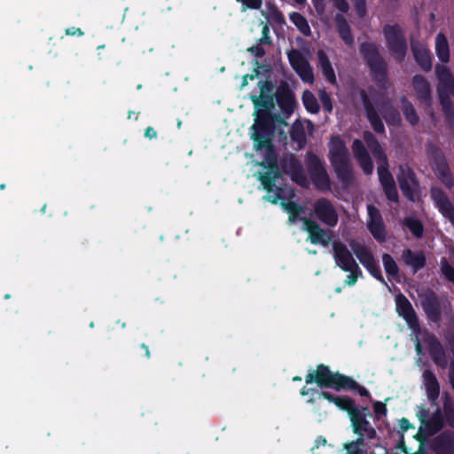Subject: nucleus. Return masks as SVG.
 <instances>
[{
	"mask_svg": "<svg viewBox=\"0 0 454 454\" xmlns=\"http://www.w3.org/2000/svg\"><path fill=\"white\" fill-rule=\"evenodd\" d=\"M145 135L146 137L153 138L156 137V131L153 128L149 127L146 129Z\"/></svg>",
	"mask_w": 454,
	"mask_h": 454,
	"instance_id": "3c124183",
	"label": "nucleus"
},
{
	"mask_svg": "<svg viewBox=\"0 0 454 454\" xmlns=\"http://www.w3.org/2000/svg\"><path fill=\"white\" fill-rule=\"evenodd\" d=\"M405 224L416 237H420L422 235L423 227L419 220L413 218H407L405 220Z\"/></svg>",
	"mask_w": 454,
	"mask_h": 454,
	"instance_id": "a19ab883",
	"label": "nucleus"
},
{
	"mask_svg": "<svg viewBox=\"0 0 454 454\" xmlns=\"http://www.w3.org/2000/svg\"><path fill=\"white\" fill-rule=\"evenodd\" d=\"M403 111L407 121L415 125L419 121V117L412 105L406 100H403Z\"/></svg>",
	"mask_w": 454,
	"mask_h": 454,
	"instance_id": "e433bc0d",
	"label": "nucleus"
},
{
	"mask_svg": "<svg viewBox=\"0 0 454 454\" xmlns=\"http://www.w3.org/2000/svg\"><path fill=\"white\" fill-rule=\"evenodd\" d=\"M371 48H372V46H370V45H364V44L363 45L364 51H367V49H371Z\"/></svg>",
	"mask_w": 454,
	"mask_h": 454,
	"instance_id": "bf43d9fd",
	"label": "nucleus"
},
{
	"mask_svg": "<svg viewBox=\"0 0 454 454\" xmlns=\"http://www.w3.org/2000/svg\"><path fill=\"white\" fill-rule=\"evenodd\" d=\"M382 262L386 272L390 276H396L398 273V267L394 259L389 254H384L382 256Z\"/></svg>",
	"mask_w": 454,
	"mask_h": 454,
	"instance_id": "4c0bfd02",
	"label": "nucleus"
},
{
	"mask_svg": "<svg viewBox=\"0 0 454 454\" xmlns=\"http://www.w3.org/2000/svg\"><path fill=\"white\" fill-rule=\"evenodd\" d=\"M443 411L447 423L454 428V403L449 398L444 401Z\"/></svg>",
	"mask_w": 454,
	"mask_h": 454,
	"instance_id": "ea45409f",
	"label": "nucleus"
},
{
	"mask_svg": "<svg viewBox=\"0 0 454 454\" xmlns=\"http://www.w3.org/2000/svg\"><path fill=\"white\" fill-rule=\"evenodd\" d=\"M371 454H387V452L384 447L377 445L375 450H373Z\"/></svg>",
	"mask_w": 454,
	"mask_h": 454,
	"instance_id": "603ef678",
	"label": "nucleus"
},
{
	"mask_svg": "<svg viewBox=\"0 0 454 454\" xmlns=\"http://www.w3.org/2000/svg\"><path fill=\"white\" fill-rule=\"evenodd\" d=\"M354 4L355 9L360 17L364 16L366 12L365 0H351Z\"/></svg>",
	"mask_w": 454,
	"mask_h": 454,
	"instance_id": "a18cd8bd",
	"label": "nucleus"
},
{
	"mask_svg": "<svg viewBox=\"0 0 454 454\" xmlns=\"http://www.w3.org/2000/svg\"><path fill=\"white\" fill-rule=\"evenodd\" d=\"M260 95L251 96L254 105V122L250 128V137L254 143V148L261 155V165L267 170L260 176V180L264 189L268 192L265 197L267 200L277 203L286 197L285 191L278 186L280 184V174L277 165V158L274 153L271 140L275 130L284 133L283 127L286 126L285 119L294 112L295 101L289 90H283L277 95V101L282 111L281 115H277L274 98L271 96L272 86L269 82H260Z\"/></svg>",
	"mask_w": 454,
	"mask_h": 454,
	"instance_id": "f257e3e1",
	"label": "nucleus"
},
{
	"mask_svg": "<svg viewBox=\"0 0 454 454\" xmlns=\"http://www.w3.org/2000/svg\"><path fill=\"white\" fill-rule=\"evenodd\" d=\"M431 164L435 175L441 178L442 182L449 188L454 184L453 179L450 174L449 166L442 153L436 152L431 158Z\"/></svg>",
	"mask_w": 454,
	"mask_h": 454,
	"instance_id": "a211bd4d",
	"label": "nucleus"
},
{
	"mask_svg": "<svg viewBox=\"0 0 454 454\" xmlns=\"http://www.w3.org/2000/svg\"><path fill=\"white\" fill-rule=\"evenodd\" d=\"M395 301L398 314L403 317L413 332L414 337H412V340L415 341L417 354L419 356L422 354V345H424L432 356L434 362L437 365L445 368L448 360L441 343L434 335L427 332H420L419 321L411 302L403 294L397 295Z\"/></svg>",
	"mask_w": 454,
	"mask_h": 454,
	"instance_id": "f03ea898",
	"label": "nucleus"
},
{
	"mask_svg": "<svg viewBox=\"0 0 454 454\" xmlns=\"http://www.w3.org/2000/svg\"><path fill=\"white\" fill-rule=\"evenodd\" d=\"M76 33H77L79 35H82V31H81V29H79V28H77V29H76V28H74V27H72V28H68V29L67 30V35H75Z\"/></svg>",
	"mask_w": 454,
	"mask_h": 454,
	"instance_id": "864d4df0",
	"label": "nucleus"
},
{
	"mask_svg": "<svg viewBox=\"0 0 454 454\" xmlns=\"http://www.w3.org/2000/svg\"><path fill=\"white\" fill-rule=\"evenodd\" d=\"M349 247L367 270L377 279L384 282L381 271L370 249L356 239L348 240Z\"/></svg>",
	"mask_w": 454,
	"mask_h": 454,
	"instance_id": "9d476101",
	"label": "nucleus"
},
{
	"mask_svg": "<svg viewBox=\"0 0 454 454\" xmlns=\"http://www.w3.org/2000/svg\"><path fill=\"white\" fill-rule=\"evenodd\" d=\"M435 53L442 63L450 61V46L446 36L439 33L435 37Z\"/></svg>",
	"mask_w": 454,
	"mask_h": 454,
	"instance_id": "c756f323",
	"label": "nucleus"
},
{
	"mask_svg": "<svg viewBox=\"0 0 454 454\" xmlns=\"http://www.w3.org/2000/svg\"><path fill=\"white\" fill-rule=\"evenodd\" d=\"M302 221V228L309 232V239L313 244H320L327 246L330 242V236L317 223L310 220L301 218Z\"/></svg>",
	"mask_w": 454,
	"mask_h": 454,
	"instance_id": "aec40b11",
	"label": "nucleus"
},
{
	"mask_svg": "<svg viewBox=\"0 0 454 454\" xmlns=\"http://www.w3.org/2000/svg\"><path fill=\"white\" fill-rule=\"evenodd\" d=\"M332 246L336 265L349 273L345 279V283L348 286H354L357 278L362 276V270L346 244L340 240H334Z\"/></svg>",
	"mask_w": 454,
	"mask_h": 454,
	"instance_id": "423d86ee",
	"label": "nucleus"
},
{
	"mask_svg": "<svg viewBox=\"0 0 454 454\" xmlns=\"http://www.w3.org/2000/svg\"><path fill=\"white\" fill-rule=\"evenodd\" d=\"M412 85L416 98L426 104L431 101V86L426 78L421 75H415L412 79Z\"/></svg>",
	"mask_w": 454,
	"mask_h": 454,
	"instance_id": "393cba45",
	"label": "nucleus"
},
{
	"mask_svg": "<svg viewBox=\"0 0 454 454\" xmlns=\"http://www.w3.org/2000/svg\"><path fill=\"white\" fill-rule=\"evenodd\" d=\"M400 427L403 430H407L410 427V422L406 419H402L400 420Z\"/></svg>",
	"mask_w": 454,
	"mask_h": 454,
	"instance_id": "5fc2aeb1",
	"label": "nucleus"
},
{
	"mask_svg": "<svg viewBox=\"0 0 454 454\" xmlns=\"http://www.w3.org/2000/svg\"><path fill=\"white\" fill-rule=\"evenodd\" d=\"M330 402L333 403L337 407L341 410L353 411L355 409L353 402L348 397H333L327 392H322L320 395Z\"/></svg>",
	"mask_w": 454,
	"mask_h": 454,
	"instance_id": "72a5a7b5",
	"label": "nucleus"
},
{
	"mask_svg": "<svg viewBox=\"0 0 454 454\" xmlns=\"http://www.w3.org/2000/svg\"><path fill=\"white\" fill-rule=\"evenodd\" d=\"M313 128L309 121H296L291 129L290 134L294 141L298 144L300 148L303 147L306 143L307 131H311Z\"/></svg>",
	"mask_w": 454,
	"mask_h": 454,
	"instance_id": "a878e982",
	"label": "nucleus"
},
{
	"mask_svg": "<svg viewBox=\"0 0 454 454\" xmlns=\"http://www.w3.org/2000/svg\"><path fill=\"white\" fill-rule=\"evenodd\" d=\"M373 410L378 415H385L387 412L386 405L381 402H376L373 405Z\"/></svg>",
	"mask_w": 454,
	"mask_h": 454,
	"instance_id": "09e8293b",
	"label": "nucleus"
},
{
	"mask_svg": "<svg viewBox=\"0 0 454 454\" xmlns=\"http://www.w3.org/2000/svg\"><path fill=\"white\" fill-rule=\"evenodd\" d=\"M313 6L318 14L325 13L326 10L325 0H311Z\"/></svg>",
	"mask_w": 454,
	"mask_h": 454,
	"instance_id": "de8ad7c7",
	"label": "nucleus"
},
{
	"mask_svg": "<svg viewBox=\"0 0 454 454\" xmlns=\"http://www.w3.org/2000/svg\"><path fill=\"white\" fill-rule=\"evenodd\" d=\"M442 271L446 278L454 282V269L451 266H450L447 262L442 263Z\"/></svg>",
	"mask_w": 454,
	"mask_h": 454,
	"instance_id": "49530a36",
	"label": "nucleus"
},
{
	"mask_svg": "<svg viewBox=\"0 0 454 454\" xmlns=\"http://www.w3.org/2000/svg\"><path fill=\"white\" fill-rule=\"evenodd\" d=\"M308 402H309V403H313V402H314V400L311 398V399H309Z\"/></svg>",
	"mask_w": 454,
	"mask_h": 454,
	"instance_id": "69168bd1",
	"label": "nucleus"
},
{
	"mask_svg": "<svg viewBox=\"0 0 454 454\" xmlns=\"http://www.w3.org/2000/svg\"><path fill=\"white\" fill-rule=\"evenodd\" d=\"M305 380L307 384L316 382L321 387H333L336 390L357 388L361 395H368L366 388L359 387L348 377L332 372L330 369L324 364L318 365L317 371L309 372L306 376Z\"/></svg>",
	"mask_w": 454,
	"mask_h": 454,
	"instance_id": "7ed1b4c3",
	"label": "nucleus"
},
{
	"mask_svg": "<svg viewBox=\"0 0 454 454\" xmlns=\"http://www.w3.org/2000/svg\"><path fill=\"white\" fill-rule=\"evenodd\" d=\"M376 104V106L380 109V112H388L389 114L387 115L386 113H384V117L386 119V121L388 122V123H396L399 121V115L397 114V113L393 110L392 108L388 107V106H386L385 108L383 107H380L378 102H375Z\"/></svg>",
	"mask_w": 454,
	"mask_h": 454,
	"instance_id": "79ce46f5",
	"label": "nucleus"
},
{
	"mask_svg": "<svg viewBox=\"0 0 454 454\" xmlns=\"http://www.w3.org/2000/svg\"><path fill=\"white\" fill-rule=\"evenodd\" d=\"M269 32V28L267 26H264L263 28H262V33H263V38L261 39V42H263V41H267V34Z\"/></svg>",
	"mask_w": 454,
	"mask_h": 454,
	"instance_id": "6e6d98bb",
	"label": "nucleus"
},
{
	"mask_svg": "<svg viewBox=\"0 0 454 454\" xmlns=\"http://www.w3.org/2000/svg\"><path fill=\"white\" fill-rule=\"evenodd\" d=\"M284 209L289 213V221L294 223L301 213V207L294 202L282 203Z\"/></svg>",
	"mask_w": 454,
	"mask_h": 454,
	"instance_id": "58836bf2",
	"label": "nucleus"
},
{
	"mask_svg": "<svg viewBox=\"0 0 454 454\" xmlns=\"http://www.w3.org/2000/svg\"><path fill=\"white\" fill-rule=\"evenodd\" d=\"M431 449L436 454H454V433H442L431 442Z\"/></svg>",
	"mask_w": 454,
	"mask_h": 454,
	"instance_id": "4be33fe9",
	"label": "nucleus"
},
{
	"mask_svg": "<svg viewBox=\"0 0 454 454\" xmlns=\"http://www.w3.org/2000/svg\"><path fill=\"white\" fill-rule=\"evenodd\" d=\"M249 51L256 57H262L265 53L264 50L260 44L251 47Z\"/></svg>",
	"mask_w": 454,
	"mask_h": 454,
	"instance_id": "8fccbe9b",
	"label": "nucleus"
},
{
	"mask_svg": "<svg viewBox=\"0 0 454 454\" xmlns=\"http://www.w3.org/2000/svg\"><path fill=\"white\" fill-rule=\"evenodd\" d=\"M308 161L310 176L315 185L321 190H328L330 188V181L321 160L317 156L309 154Z\"/></svg>",
	"mask_w": 454,
	"mask_h": 454,
	"instance_id": "ddd939ff",
	"label": "nucleus"
},
{
	"mask_svg": "<svg viewBox=\"0 0 454 454\" xmlns=\"http://www.w3.org/2000/svg\"><path fill=\"white\" fill-rule=\"evenodd\" d=\"M4 188H5V185H4V184H1V185H0V189H2V190H3V189H4Z\"/></svg>",
	"mask_w": 454,
	"mask_h": 454,
	"instance_id": "0e129e2a",
	"label": "nucleus"
},
{
	"mask_svg": "<svg viewBox=\"0 0 454 454\" xmlns=\"http://www.w3.org/2000/svg\"><path fill=\"white\" fill-rule=\"evenodd\" d=\"M361 97L367 113V117L376 132L381 133L384 131V125L379 118L374 106L372 104L368 96L364 93H361Z\"/></svg>",
	"mask_w": 454,
	"mask_h": 454,
	"instance_id": "c85d7f7f",
	"label": "nucleus"
},
{
	"mask_svg": "<svg viewBox=\"0 0 454 454\" xmlns=\"http://www.w3.org/2000/svg\"><path fill=\"white\" fill-rule=\"evenodd\" d=\"M283 171L289 175L293 181L301 186H306L308 179L301 164L293 155L286 156L281 161Z\"/></svg>",
	"mask_w": 454,
	"mask_h": 454,
	"instance_id": "2eb2a0df",
	"label": "nucleus"
},
{
	"mask_svg": "<svg viewBox=\"0 0 454 454\" xmlns=\"http://www.w3.org/2000/svg\"><path fill=\"white\" fill-rule=\"evenodd\" d=\"M143 347H144V348H145V350H146V356H147V357H149V356H150V352H149L148 348H147L146 346H145V345H144Z\"/></svg>",
	"mask_w": 454,
	"mask_h": 454,
	"instance_id": "052dcab7",
	"label": "nucleus"
},
{
	"mask_svg": "<svg viewBox=\"0 0 454 454\" xmlns=\"http://www.w3.org/2000/svg\"><path fill=\"white\" fill-rule=\"evenodd\" d=\"M431 197L442 215L454 226V207L448 197L438 188H432Z\"/></svg>",
	"mask_w": 454,
	"mask_h": 454,
	"instance_id": "6ab92c4d",
	"label": "nucleus"
},
{
	"mask_svg": "<svg viewBox=\"0 0 454 454\" xmlns=\"http://www.w3.org/2000/svg\"><path fill=\"white\" fill-rule=\"evenodd\" d=\"M435 74L438 82L437 94L439 100L442 110L450 117L451 114L450 98L454 97V75L451 70L445 65H436Z\"/></svg>",
	"mask_w": 454,
	"mask_h": 454,
	"instance_id": "0eeeda50",
	"label": "nucleus"
},
{
	"mask_svg": "<svg viewBox=\"0 0 454 454\" xmlns=\"http://www.w3.org/2000/svg\"><path fill=\"white\" fill-rule=\"evenodd\" d=\"M317 58L319 66L322 69L325 77L327 79L329 82H331L332 84H335L336 76L326 54L323 51H319L317 52Z\"/></svg>",
	"mask_w": 454,
	"mask_h": 454,
	"instance_id": "2f4dec72",
	"label": "nucleus"
},
{
	"mask_svg": "<svg viewBox=\"0 0 454 454\" xmlns=\"http://www.w3.org/2000/svg\"><path fill=\"white\" fill-rule=\"evenodd\" d=\"M403 259L406 264L411 266L417 270L424 266L425 257L420 253H413L411 250H405L403 253Z\"/></svg>",
	"mask_w": 454,
	"mask_h": 454,
	"instance_id": "473e14b6",
	"label": "nucleus"
},
{
	"mask_svg": "<svg viewBox=\"0 0 454 454\" xmlns=\"http://www.w3.org/2000/svg\"><path fill=\"white\" fill-rule=\"evenodd\" d=\"M294 1H295L296 3H298V4H302V3H304V2H305V0H294Z\"/></svg>",
	"mask_w": 454,
	"mask_h": 454,
	"instance_id": "680f3d73",
	"label": "nucleus"
},
{
	"mask_svg": "<svg viewBox=\"0 0 454 454\" xmlns=\"http://www.w3.org/2000/svg\"><path fill=\"white\" fill-rule=\"evenodd\" d=\"M302 101L306 109L309 112L316 114L319 111V105L317 103V100L310 91L306 90L303 92Z\"/></svg>",
	"mask_w": 454,
	"mask_h": 454,
	"instance_id": "c9c22d12",
	"label": "nucleus"
},
{
	"mask_svg": "<svg viewBox=\"0 0 454 454\" xmlns=\"http://www.w3.org/2000/svg\"><path fill=\"white\" fill-rule=\"evenodd\" d=\"M289 17L291 21L303 35H307L310 33L309 25L307 20L301 14L298 12H292Z\"/></svg>",
	"mask_w": 454,
	"mask_h": 454,
	"instance_id": "f704fd0d",
	"label": "nucleus"
},
{
	"mask_svg": "<svg viewBox=\"0 0 454 454\" xmlns=\"http://www.w3.org/2000/svg\"><path fill=\"white\" fill-rule=\"evenodd\" d=\"M325 443H326V440L324 439V438H318L317 440V444H323V445H325Z\"/></svg>",
	"mask_w": 454,
	"mask_h": 454,
	"instance_id": "13d9d810",
	"label": "nucleus"
},
{
	"mask_svg": "<svg viewBox=\"0 0 454 454\" xmlns=\"http://www.w3.org/2000/svg\"><path fill=\"white\" fill-rule=\"evenodd\" d=\"M329 158L339 179L348 184L353 176L350 156L344 141L339 137H333L329 143Z\"/></svg>",
	"mask_w": 454,
	"mask_h": 454,
	"instance_id": "39448f33",
	"label": "nucleus"
},
{
	"mask_svg": "<svg viewBox=\"0 0 454 454\" xmlns=\"http://www.w3.org/2000/svg\"><path fill=\"white\" fill-rule=\"evenodd\" d=\"M313 392H315V390H313V389H309V388H306V387H303V388H302V390H301V394L302 395H309V394H311V393H313Z\"/></svg>",
	"mask_w": 454,
	"mask_h": 454,
	"instance_id": "4d7b16f0",
	"label": "nucleus"
},
{
	"mask_svg": "<svg viewBox=\"0 0 454 454\" xmlns=\"http://www.w3.org/2000/svg\"><path fill=\"white\" fill-rule=\"evenodd\" d=\"M411 50L418 64L426 71L432 67V57L427 47L421 43L411 39Z\"/></svg>",
	"mask_w": 454,
	"mask_h": 454,
	"instance_id": "b1692460",
	"label": "nucleus"
},
{
	"mask_svg": "<svg viewBox=\"0 0 454 454\" xmlns=\"http://www.w3.org/2000/svg\"><path fill=\"white\" fill-rule=\"evenodd\" d=\"M384 35L392 56L396 60L402 61L407 50L402 29L397 25H387L384 27Z\"/></svg>",
	"mask_w": 454,
	"mask_h": 454,
	"instance_id": "1a4fd4ad",
	"label": "nucleus"
},
{
	"mask_svg": "<svg viewBox=\"0 0 454 454\" xmlns=\"http://www.w3.org/2000/svg\"><path fill=\"white\" fill-rule=\"evenodd\" d=\"M289 60L299 76L306 82L311 83L314 81L312 68L307 59L297 51L289 53Z\"/></svg>",
	"mask_w": 454,
	"mask_h": 454,
	"instance_id": "dca6fc26",
	"label": "nucleus"
},
{
	"mask_svg": "<svg viewBox=\"0 0 454 454\" xmlns=\"http://www.w3.org/2000/svg\"><path fill=\"white\" fill-rule=\"evenodd\" d=\"M398 181L403 194L411 200H414L417 194L418 184L414 174L408 167H401Z\"/></svg>",
	"mask_w": 454,
	"mask_h": 454,
	"instance_id": "f3484780",
	"label": "nucleus"
},
{
	"mask_svg": "<svg viewBox=\"0 0 454 454\" xmlns=\"http://www.w3.org/2000/svg\"><path fill=\"white\" fill-rule=\"evenodd\" d=\"M368 62L370 64L372 75L374 79L379 82L380 86L386 88V65L381 57L376 53L365 54Z\"/></svg>",
	"mask_w": 454,
	"mask_h": 454,
	"instance_id": "412c9836",
	"label": "nucleus"
},
{
	"mask_svg": "<svg viewBox=\"0 0 454 454\" xmlns=\"http://www.w3.org/2000/svg\"><path fill=\"white\" fill-rule=\"evenodd\" d=\"M417 416L420 420L419 434L425 437L434 434L443 427L442 417L439 410L430 415L427 409L420 406L418 408Z\"/></svg>",
	"mask_w": 454,
	"mask_h": 454,
	"instance_id": "9b49d317",
	"label": "nucleus"
},
{
	"mask_svg": "<svg viewBox=\"0 0 454 454\" xmlns=\"http://www.w3.org/2000/svg\"><path fill=\"white\" fill-rule=\"evenodd\" d=\"M301 379L300 377H294V380H301Z\"/></svg>",
	"mask_w": 454,
	"mask_h": 454,
	"instance_id": "e2e57ef3",
	"label": "nucleus"
},
{
	"mask_svg": "<svg viewBox=\"0 0 454 454\" xmlns=\"http://www.w3.org/2000/svg\"><path fill=\"white\" fill-rule=\"evenodd\" d=\"M421 304L428 318L434 322L440 319V304L434 294H427L422 297Z\"/></svg>",
	"mask_w": 454,
	"mask_h": 454,
	"instance_id": "bb28decb",
	"label": "nucleus"
},
{
	"mask_svg": "<svg viewBox=\"0 0 454 454\" xmlns=\"http://www.w3.org/2000/svg\"><path fill=\"white\" fill-rule=\"evenodd\" d=\"M354 432L359 435L356 441H353L345 445L347 449L346 454H363L364 451L360 448L367 439H373L376 435L374 428L361 415L355 414L351 418Z\"/></svg>",
	"mask_w": 454,
	"mask_h": 454,
	"instance_id": "6e6552de",
	"label": "nucleus"
},
{
	"mask_svg": "<svg viewBox=\"0 0 454 454\" xmlns=\"http://www.w3.org/2000/svg\"><path fill=\"white\" fill-rule=\"evenodd\" d=\"M314 213L316 217L325 225L333 227L338 223V214L334 207L325 199L319 200L315 203Z\"/></svg>",
	"mask_w": 454,
	"mask_h": 454,
	"instance_id": "4468645a",
	"label": "nucleus"
},
{
	"mask_svg": "<svg viewBox=\"0 0 454 454\" xmlns=\"http://www.w3.org/2000/svg\"><path fill=\"white\" fill-rule=\"evenodd\" d=\"M367 227L370 232L377 241L384 242L387 238V232L380 212L372 205L367 207Z\"/></svg>",
	"mask_w": 454,
	"mask_h": 454,
	"instance_id": "f8f14e48",
	"label": "nucleus"
},
{
	"mask_svg": "<svg viewBox=\"0 0 454 454\" xmlns=\"http://www.w3.org/2000/svg\"><path fill=\"white\" fill-rule=\"evenodd\" d=\"M319 98L325 112L330 113L333 110V104L330 96L324 90H319Z\"/></svg>",
	"mask_w": 454,
	"mask_h": 454,
	"instance_id": "37998d69",
	"label": "nucleus"
},
{
	"mask_svg": "<svg viewBox=\"0 0 454 454\" xmlns=\"http://www.w3.org/2000/svg\"><path fill=\"white\" fill-rule=\"evenodd\" d=\"M364 138L373 155L380 162V166L378 167V175L387 199L392 201H397V191L394 179L387 170V156L384 153V150L370 132H365Z\"/></svg>",
	"mask_w": 454,
	"mask_h": 454,
	"instance_id": "20e7f679",
	"label": "nucleus"
},
{
	"mask_svg": "<svg viewBox=\"0 0 454 454\" xmlns=\"http://www.w3.org/2000/svg\"><path fill=\"white\" fill-rule=\"evenodd\" d=\"M352 150L364 172L366 175L372 174L373 171V164L362 141L358 139L354 140Z\"/></svg>",
	"mask_w": 454,
	"mask_h": 454,
	"instance_id": "5701e85b",
	"label": "nucleus"
},
{
	"mask_svg": "<svg viewBox=\"0 0 454 454\" xmlns=\"http://www.w3.org/2000/svg\"><path fill=\"white\" fill-rule=\"evenodd\" d=\"M333 6L341 12H348L349 10V4L347 0H330Z\"/></svg>",
	"mask_w": 454,
	"mask_h": 454,
	"instance_id": "c03bdc74",
	"label": "nucleus"
},
{
	"mask_svg": "<svg viewBox=\"0 0 454 454\" xmlns=\"http://www.w3.org/2000/svg\"><path fill=\"white\" fill-rule=\"evenodd\" d=\"M422 378L428 399L432 403H435L440 394V385L435 375L431 371L426 370L423 372Z\"/></svg>",
	"mask_w": 454,
	"mask_h": 454,
	"instance_id": "cd10ccee",
	"label": "nucleus"
},
{
	"mask_svg": "<svg viewBox=\"0 0 454 454\" xmlns=\"http://www.w3.org/2000/svg\"><path fill=\"white\" fill-rule=\"evenodd\" d=\"M335 24L338 33L346 44H353V37L350 34L349 25L342 14H336Z\"/></svg>",
	"mask_w": 454,
	"mask_h": 454,
	"instance_id": "7c9ffc66",
	"label": "nucleus"
}]
</instances>
